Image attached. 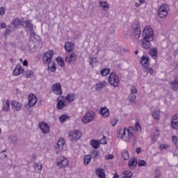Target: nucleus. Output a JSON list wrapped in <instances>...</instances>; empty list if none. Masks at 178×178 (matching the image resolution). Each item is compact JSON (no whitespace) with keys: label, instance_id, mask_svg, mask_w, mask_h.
<instances>
[{"label":"nucleus","instance_id":"obj_1","mask_svg":"<svg viewBox=\"0 0 178 178\" xmlns=\"http://www.w3.org/2000/svg\"><path fill=\"white\" fill-rule=\"evenodd\" d=\"M136 134V129L133 127L128 128L120 129L118 137L121 138L122 141L129 144L131 140H134V136Z\"/></svg>","mask_w":178,"mask_h":178},{"label":"nucleus","instance_id":"obj_2","mask_svg":"<svg viewBox=\"0 0 178 178\" xmlns=\"http://www.w3.org/2000/svg\"><path fill=\"white\" fill-rule=\"evenodd\" d=\"M144 41H154V30L151 26H145L143 31Z\"/></svg>","mask_w":178,"mask_h":178},{"label":"nucleus","instance_id":"obj_3","mask_svg":"<svg viewBox=\"0 0 178 178\" xmlns=\"http://www.w3.org/2000/svg\"><path fill=\"white\" fill-rule=\"evenodd\" d=\"M13 26L14 27H17V26H23L24 27H26V29H29V30H31V31H33V25H32L31 22L30 21H25L24 22H22L19 18H15L13 22H12Z\"/></svg>","mask_w":178,"mask_h":178},{"label":"nucleus","instance_id":"obj_4","mask_svg":"<svg viewBox=\"0 0 178 178\" xmlns=\"http://www.w3.org/2000/svg\"><path fill=\"white\" fill-rule=\"evenodd\" d=\"M95 119V112L93 111H89L86 113L84 116L81 118V122L83 124H88L91 123Z\"/></svg>","mask_w":178,"mask_h":178},{"label":"nucleus","instance_id":"obj_5","mask_svg":"<svg viewBox=\"0 0 178 178\" xmlns=\"http://www.w3.org/2000/svg\"><path fill=\"white\" fill-rule=\"evenodd\" d=\"M169 15V6L162 4L158 10V16L160 19H165Z\"/></svg>","mask_w":178,"mask_h":178},{"label":"nucleus","instance_id":"obj_6","mask_svg":"<svg viewBox=\"0 0 178 178\" xmlns=\"http://www.w3.org/2000/svg\"><path fill=\"white\" fill-rule=\"evenodd\" d=\"M68 136L71 141H77L81 138L82 134L79 130L74 129L69 131Z\"/></svg>","mask_w":178,"mask_h":178},{"label":"nucleus","instance_id":"obj_7","mask_svg":"<svg viewBox=\"0 0 178 178\" xmlns=\"http://www.w3.org/2000/svg\"><path fill=\"white\" fill-rule=\"evenodd\" d=\"M108 81L113 87H119L120 79H119V76H118V74L112 72L108 76Z\"/></svg>","mask_w":178,"mask_h":178},{"label":"nucleus","instance_id":"obj_8","mask_svg":"<svg viewBox=\"0 0 178 178\" xmlns=\"http://www.w3.org/2000/svg\"><path fill=\"white\" fill-rule=\"evenodd\" d=\"M37 96L34 94H31L28 97V105L25 106L26 109H29L33 108V106H35V104H37Z\"/></svg>","mask_w":178,"mask_h":178},{"label":"nucleus","instance_id":"obj_9","mask_svg":"<svg viewBox=\"0 0 178 178\" xmlns=\"http://www.w3.org/2000/svg\"><path fill=\"white\" fill-rule=\"evenodd\" d=\"M52 58H54V51L49 50L47 52L44 53L43 56V63L46 65H49L52 62Z\"/></svg>","mask_w":178,"mask_h":178},{"label":"nucleus","instance_id":"obj_10","mask_svg":"<svg viewBox=\"0 0 178 178\" xmlns=\"http://www.w3.org/2000/svg\"><path fill=\"white\" fill-rule=\"evenodd\" d=\"M132 28L134 30V38L135 40H138L140 38V35H141V30H140L138 22H135L132 25Z\"/></svg>","mask_w":178,"mask_h":178},{"label":"nucleus","instance_id":"obj_11","mask_svg":"<svg viewBox=\"0 0 178 178\" xmlns=\"http://www.w3.org/2000/svg\"><path fill=\"white\" fill-rule=\"evenodd\" d=\"M56 165L58 168H66V166H69V160L65 156H60L57 160Z\"/></svg>","mask_w":178,"mask_h":178},{"label":"nucleus","instance_id":"obj_12","mask_svg":"<svg viewBox=\"0 0 178 178\" xmlns=\"http://www.w3.org/2000/svg\"><path fill=\"white\" fill-rule=\"evenodd\" d=\"M65 146V139L63 138H60L58 140L57 145L55 147L56 154L59 155L60 152H62V149H63V147Z\"/></svg>","mask_w":178,"mask_h":178},{"label":"nucleus","instance_id":"obj_13","mask_svg":"<svg viewBox=\"0 0 178 178\" xmlns=\"http://www.w3.org/2000/svg\"><path fill=\"white\" fill-rule=\"evenodd\" d=\"M51 91L54 94H56V95H62L63 92L62 91V85L59 83H54L51 87Z\"/></svg>","mask_w":178,"mask_h":178},{"label":"nucleus","instance_id":"obj_14","mask_svg":"<svg viewBox=\"0 0 178 178\" xmlns=\"http://www.w3.org/2000/svg\"><path fill=\"white\" fill-rule=\"evenodd\" d=\"M11 108L13 111H16L17 112H19V111H22V108H23V104L20 103L18 101L13 100L11 102Z\"/></svg>","mask_w":178,"mask_h":178},{"label":"nucleus","instance_id":"obj_15","mask_svg":"<svg viewBox=\"0 0 178 178\" xmlns=\"http://www.w3.org/2000/svg\"><path fill=\"white\" fill-rule=\"evenodd\" d=\"M39 127L42 133H44V134H48V133L51 131V127H49V125H48V124L45 122H40Z\"/></svg>","mask_w":178,"mask_h":178},{"label":"nucleus","instance_id":"obj_16","mask_svg":"<svg viewBox=\"0 0 178 178\" xmlns=\"http://www.w3.org/2000/svg\"><path fill=\"white\" fill-rule=\"evenodd\" d=\"M150 63V59L149 56H143L140 58V65H142L143 67H148Z\"/></svg>","mask_w":178,"mask_h":178},{"label":"nucleus","instance_id":"obj_17","mask_svg":"<svg viewBox=\"0 0 178 178\" xmlns=\"http://www.w3.org/2000/svg\"><path fill=\"white\" fill-rule=\"evenodd\" d=\"M67 103L65 102V100L63 99V97H62L60 99H58V102L56 104V108L57 109H59L60 111H61L62 109H63V108H65V106H67Z\"/></svg>","mask_w":178,"mask_h":178},{"label":"nucleus","instance_id":"obj_18","mask_svg":"<svg viewBox=\"0 0 178 178\" xmlns=\"http://www.w3.org/2000/svg\"><path fill=\"white\" fill-rule=\"evenodd\" d=\"M63 98L67 104L69 105V104L73 102V101L76 99V95L74 94H68L65 97L63 96Z\"/></svg>","mask_w":178,"mask_h":178},{"label":"nucleus","instance_id":"obj_19","mask_svg":"<svg viewBox=\"0 0 178 178\" xmlns=\"http://www.w3.org/2000/svg\"><path fill=\"white\" fill-rule=\"evenodd\" d=\"M99 113L102 116V118H109V115H111L109 109L106 107L101 108Z\"/></svg>","mask_w":178,"mask_h":178},{"label":"nucleus","instance_id":"obj_20","mask_svg":"<svg viewBox=\"0 0 178 178\" xmlns=\"http://www.w3.org/2000/svg\"><path fill=\"white\" fill-rule=\"evenodd\" d=\"M24 72V68L22 67L20 65H17L15 68L13 70V76H19V74H22Z\"/></svg>","mask_w":178,"mask_h":178},{"label":"nucleus","instance_id":"obj_21","mask_svg":"<svg viewBox=\"0 0 178 178\" xmlns=\"http://www.w3.org/2000/svg\"><path fill=\"white\" fill-rule=\"evenodd\" d=\"M158 138H159V130L156 128L152 134L151 140L152 143H156V141H158Z\"/></svg>","mask_w":178,"mask_h":178},{"label":"nucleus","instance_id":"obj_22","mask_svg":"<svg viewBox=\"0 0 178 178\" xmlns=\"http://www.w3.org/2000/svg\"><path fill=\"white\" fill-rule=\"evenodd\" d=\"M105 87H106V81H99L95 86V88L97 91H99V90H102L105 88Z\"/></svg>","mask_w":178,"mask_h":178},{"label":"nucleus","instance_id":"obj_23","mask_svg":"<svg viewBox=\"0 0 178 178\" xmlns=\"http://www.w3.org/2000/svg\"><path fill=\"white\" fill-rule=\"evenodd\" d=\"M2 111L4 112H9L10 111V102L9 100L6 99L3 101Z\"/></svg>","mask_w":178,"mask_h":178},{"label":"nucleus","instance_id":"obj_24","mask_svg":"<svg viewBox=\"0 0 178 178\" xmlns=\"http://www.w3.org/2000/svg\"><path fill=\"white\" fill-rule=\"evenodd\" d=\"M152 116L156 120L161 119V110L159 108H156L152 112Z\"/></svg>","mask_w":178,"mask_h":178},{"label":"nucleus","instance_id":"obj_25","mask_svg":"<svg viewBox=\"0 0 178 178\" xmlns=\"http://www.w3.org/2000/svg\"><path fill=\"white\" fill-rule=\"evenodd\" d=\"M64 48L67 52H72L74 49V43L67 42L65 43Z\"/></svg>","mask_w":178,"mask_h":178},{"label":"nucleus","instance_id":"obj_26","mask_svg":"<svg viewBox=\"0 0 178 178\" xmlns=\"http://www.w3.org/2000/svg\"><path fill=\"white\" fill-rule=\"evenodd\" d=\"M149 55L152 56V59H158V49H156V47L152 48L149 50Z\"/></svg>","mask_w":178,"mask_h":178},{"label":"nucleus","instance_id":"obj_27","mask_svg":"<svg viewBox=\"0 0 178 178\" xmlns=\"http://www.w3.org/2000/svg\"><path fill=\"white\" fill-rule=\"evenodd\" d=\"M172 127L174 128L175 130H177L178 129V114H176L172 118Z\"/></svg>","mask_w":178,"mask_h":178},{"label":"nucleus","instance_id":"obj_28","mask_svg":"<svg viewBox=\"0 0 178 178\" xmlns=\"http://www.w3.org/2000/svg\"><path fill=\"white\" fill-rule=\"evenodd\" d=\"M74 60H76L75 54H70L65 58V62H67V63H73Z\"/></svg>","mask_w":178,"mask_h":178},{"label":"nucleus","instance_id":"obj_29","mask_svg":"<svg viewBox=\"0 0 178 178\" xmlns=\"http://www.w3.org/2000/svg\"><path fill=\"white\" fill-rule=\"evenodd\" d=\"M90 144L92 148H95V149H98V147H101V145H99V140H98L92 139Z\"/></svg>","mask_w":178,"mask_h":178},{"label":"nucleus","instance_id":"obj_30","mask_svg":"<svg viewBox=\"0 0 178 178\" xmlns=\"http://www.w3.org/2000/svg\"><path fill=\"white\" fill-rule=\"evenodd\" d=\"M170 88L174 91L178 90V76L175 77V81L170 83Z\"/></svg>","mask_w":178,"mask_h":178},{"label":"nucleus","instance_id":"obj_31","mask_svg":"<svg viewBox=\"0 0 178 178\" xmlns=\"http://www.w3.org/2000/svg\"><path fill=\"white\" fill-rule=\"evenodd\" d=\"M96 175L99 178H105V171L102 168H97Z\"/></svg>","mask_w":178,"mask_h":178},{"label":"nucleus","instance_id":"obj_32","mask_svg":"<svg viewBox=\"0 0 178 178\" xmlns=\"http://www.w3.org/2000/svg\"><path fill=\"white\" fill-rule=\"evenodd\" d=\"M137 165V159H131L129 161V166L130 169H134L136 165Z\"/></svg>","mask_w":178,"mask_h":178},{"label":"nucleus","instance_id":"obj_33","mask_svg":"<svg viewBox=\"0 0 178 178\" xmlns=\"http://www.w3.org/2000/svg\"><path fill=\"white\" fill-rule=\"evenodd\" d=\"M122 156L124 161H129V159H130V155L129 154V152L127 150L122 151Z\"/></svg>","mask_w":178,"mask_h":178},{"label":"nucleus","instance_id":"obj_34","mask_svg":"<svg viewBox=\"0 0 178 178\" xmlns=\"http://www.w3.org/2000/svg\"><path fill=\"white\" fill-rule=\"evenodd\" d=\"M100 6L103 10H108L109 9V4L106 1H102L100 2Z\"/></svg>","mask_w":178,"mask_h":178},{"label":"nucleus","instance_id":"obj_35","mask_svg":"<svg viewBox=\"0 0 178 178\" xmlns=\"http://www.w3.org/2000/svg\"><path fill=\"white\" fill-rule=\"evenodd\" d=\"M141 47H143V48H144V49H149V48L151 47V41L143 42L141 43Z\"/></svg>","mask_w":178,"mask_h":178},{"label":"nucleus","instance_id":"obj_36","mask_svg":"<svg viewBox=\"0 0 178 178\" xmlns=\"http://www.w3.org/2000/svg\"><path fill=\"white\" fill-rule=\"evenodd\" d=\"M133 177V172L130 170H125L123 172V178H131Z\"/></svg>","mask_w":178,"mask_h":178},{"label":"nucleus","instance_id":"obj_37","mask_svg":"<svg viewBox=\"0 0 178 178\" xmlns=\"http://www.w3.org/2000/svg\"><path fill=\"white\" fill-rule=\"evenodd\" d=\"M69 119H70V117H69V115H62L59 118V120L60 123H65V122H66V120H69Z\"/></svg>","mask_w":178,"mask_h":178},{"label":"nucleus","instance_id":"obj_38","mask_svg":"<svg viewBox=\"0 0 178 178\" xmlns=\"http://www.w3.org/2000/svg\"><path fill=\"white\" fill-rule=\"evenodd\" d=\"M91 162V155H86L83 158L84 165H88Z\"/></svg>","mask_w":178,"mask_h":178},{"label":"nucleus","instance_id":"obj_39","mask_svg":"<svg viewBox=\"0 0 178 178\" xmlns=\"http://www.w3.org/2000/svg\"><path fill=\"white\" fill-rule=\"evenodd\" d=\"M111 72V69L109 68H104L103 70H102L101 71V74L103 76H108V73Z\"/></svg>","mask_w":178,"mask_h":178},{"label":"nucleus","instance_id":"obj_40","mask_svg":"<svg viewBox=\"0 0 178 178\" xmlns=\"http://www.w3.org/2000/svg\"><path fill=\"white\" fill-rule=\"evenodd\" d=\"M33 168H34L35 170L41 171V170H42V164L38 163H35L33 165Z\"/></svg>","mask_w":178,"mask_h":178},{"label":"nucleus","instance_id":"obj_41","mask_svg":"<svg viewBox=\"0 0 178 178\" xmlns=\"http://www.w3.org/2000/svg\"><path fill=\"white\" fill-rule=\"evenodd\" d=\"M160 151H163V149H169V145L165 143H161L159 146Z\"/></svg>","mask_w":178,"mask_h":178},{"label":"nucleus","instance_id":"obj_42","mask_svg":"<svg viewBox=\"0 0 178 178\" xmlns=\"http://www.w3.org/2000/svg\"><path fill=\"white\" fill-rule=\"evenodd\" d=\"M48 69L49 70H51V72H55L56 70V66H55V63H52L51 64V63L49 64H48Z\"/></svg>","mask_w":178,"mask_h":178},{"label":"nucleus","instance_id":"obj_43","mask_svg":"<svg viewBox=\"0 0 178 178\" xmlns=\"http://www.w3.org/2000/svg\"><path fill=\"white\" fill-rule=\"evenodd\" d=\"M56 60L59 65V66H61L63 67L65 66V61L62 59V57H58L56 58Z\"/></svg>","mask_w":178,"mask_h":178},{"label":"nucleus","instance_id":"obj_44","mask_svg":"<svg viewBox=\"0 0 178 178\" xmlns=\"http://www.w3.org/2000/svg\"><path fill=\"white\" fill-rule=\"evenodd\" d=\"M25 75L29 79H31V77H34V72H33V71H31V70H27L25 72Z\"/></svg>","mask_w":178,"mask_h":178},{"label":"nucleus","instance_id":"obj_45","mask_svg":"<svg viewBox=\"0 0 178 178\" xmlns=\"http://www.w3.org/2000/svg\"><path fill=\"white\" fill-rule=\"evenodd\" d=\"M92 156L95 159L98 158V156H99V151H93Z\"/></svg>","mask_w":178,"mask_h":178},{"label":"nucleus","instance_id":"obj_46","mask_svg":"<svg viewBox=\"0 0 178 178\" xmlns=\"http://www.w3.org/2000/svg\"><path fill=\"white\" fill-rule=\"evenodd\" d=\"M177 141L178 138L176 136H172V143L175 144V145H177Z\"/></svg>","mask_w":178,"mask_h":178},{"label":"nucleus","instance_id":"obj_47","mask_svg":"<svg viewBox=\"0 0 178 178\" xmlns=\"http://www.w3.org/2000/svg\"><path fill=\"white\" fill-rule=\"evenodd\" d=\"M118 118H113L111 122V124L113 127L116 126L118 124Z\"/></svg>","mask_w":178,"mask_h":178},{"label":"nucleus","instance_id":"obj_48","mask_svg":"<svg viewBox=\"0 0 178 178\" xmlns=\"http://www.w3.org/2000/svg\"><path fill=\"white\" fill-rule=\"evenodd\" d=\"M135 129L137 130V131H141V126H140L139 122H136Z\"/></svg>","mask_w":178,"mask_h":178},{"label":"nucleus","instance_id":"obj_49","mask_svg":"<svg viewBox=\"0 0 178 178\" xmlns=\"http://www.w3.org/2000/svg\"><path fill=\"white\" fill-rule=\"evenodd\" d=\"M99 145H101V144L102 145L106 144V139L105 138H102L101 140H98Z\"/></svg>","mask_w":178,"mask_h":178},{"label":"nucleus","instance_id":"obj_50","mask_svg":"<svg viewBox=\"0 0 178 178\" xmlns=\"http://www.w3.org/2000/svg\"><path fill=\"white\" fill-rule=\"evenodd\" d=\"M104 158L106 161H109V160L113 159L114 156H113V154H108Z\"/></svg>","mask_w":178,"mask_h":178},{"label":"nucleus","instance_id":"obj_51","mask_svg":"<svg viewBox=\"0 0 178 178\" xmlns=\"http://www.w3.org/2000/svg\"><path fill=\"white\" fill-rule=\"evenodd\" d=\"M131 94H137V88L135 86L131 88Z\"/></svg>","mask_w":178,"mask_h":178},{"label":"nucleus","instance_id":"obj_52","mask_svg":"<svg viewBox=\"0 0 178 178\" xmlns=\"http://www.w3.org/2000/svg\"><path fill=\"white\" fill-rule=\"evenodd\" d=\"M136 95L131 94L129 98L130 102H134L136 101Z\"/></svg>","mask_w":178,"mask_h":178},{"label":"nucleus","instance_id":"obj_53","mask_svg":"<svg viewBox=\"0 0 178 178\" xmlns=\"http://www.w3.org/2000/svg\"><path fill=\"white\" fill-rule=\"evenodd\" d=\"M5 12H6L5 8L1 7L0 8V15L3 16V15H5Z\"/></svg>","mask_w":178,"mask_h":178},{"label":"nucleus","instance_id":"obj_54","mask_svg":"<svg viewBox=\"0 0 178 178\" xmlns=\"http://www.w3.org/2000/svg\"><path fill=\"white\" fill-rule=\"evenodd\" d=\"M138 166H145V161L144 160H141L138 162Z\"/></svg>","mask_w":178,"mask_h":178},{"label":"nucleus","instance_id":"obj_55","mask_svg":"<svg viewBox=\"0 0 178 178\" xmlns=\"http://www.w3.org/2000/svg\"><path fill=\"white\" fill-rule=\"evenodd\" d=\"M147 73H149L150 74H154V70L152 68H147Z\"/></svg>","mask_w":178,"mask_h":178},{"label":"nucleus","instance_id":"obj_56","mask_svg":"<svg viewBox=\"0 0 178 178\" xmlns=\"http://www.w3.org/2000/svg\"><path fill=\"white\" fill-rule=\"evenodd\" d=\"M95 62H97V58H91L90 62L91 66H92V65H94Z\"/></svg>","mask_w":178,"mask_h":178},{"label":"nucleus","instance_id":"obj_57","mask_svg":"<svg viewBox=\"0 0 178 178\" xmlns=\"http://www.w3.org/2000/svg\"><path fill=\"white\" fill-rule=\"evenodd\" d=\"M22 63L24 66H27V65H29V61H27V60H24L22 61Z\"/></svg>","mask_w":178,"mask_h":178},{"label":"nucleus","instance_id":"obj_58","mask_svg":"<svg viewBox=\"0 0 178 178\" xmlns=\"http://www.w3.org/2000/svg\"><path fill=\"white\" fill-rule=\"evenodd\" d=\"M5 27H6V24H5V23L1 24V25H0L1 29H5Z\"/></svg>","mask_w":178,"mask_h":178},{"label":"nucleus","instance_id":"obj_59","mask_svg":"<svg viewBox=\"0 0 178 178\" xmlns=\"http://www.w3.org/2000/svg\"><path fill=\"white\" fill-rule=\"evenodd\" d=\"M140 152H141V148H137L136 149V154H140Z\"/></svg>","mask_w":178,"mask_h":178},{"label":"nucleus","instance_id":"obj_60","mask_svg":"<svg viewBox=\"0 0 178 178\" xmlns=\"http://www.w3.org/2000/svg\"><path fill=\"white\" fill-rule=\"evenodd\" d=\"M113 178H119V175H118L117 173H115L113 176Z\"/></svg>","mask_w":178,"mask_h":178},{"label":"nucleus","instance_id":"obj_61","mask_svg":"<svg viewBox=\"0 0 178 178\" xmlns=\"http://www.w3.org/2000/svg\"><path fill=\"white\" fill-rule=\"evenodd\" d=\"M138 1L140 2V4L144 3V2H145V0H138Z\"/></svg>","mask_w":178,"mask_h":178},{"label":"nucleus","instance_id":"obj_62","mask_svg":"<svg viewBox=\"0 0 178 178\" xmlns=\"http://www.w3.org/2000/svg\"><path fill=\"white\" fill-rule=\"evenodd\" d=\"M140 5H141L140 3H135V6H136V8L140 7Z\"/></svg>","mask_w":178,"mask_h":178},{"label":"nucleus","instance_id":"obj_63","mask_svg":"<svg viewBox=\"0 0 178 178\" xmlns=\"http://www.w3.org/2000/svg\"><path fill=\"white\" fill-rule=\"evenodd\" d=\"M138 51H135V55H138Z\"/></svg>","mask_w":178,"mask_h":178},{"label":"nucleus","instance_id":"obj_64","mask_svg":"<svg viewBox=\"0 0 178 178\" xmlns=\"http://www.w3.org/2000/svg\"><path fill=\"white\" fill-rule=\"evenodd\" d=\"M19 61L20 62H23V59L22 58H19Z\"/></svg>","mask_w":178,"mask_h":178}]
</instances>
